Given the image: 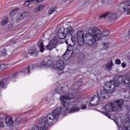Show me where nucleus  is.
Segmentation results:
<instances>
[{
  "label": "nucleus",
  "instance_id": "f257e3e1",
  "mask_svg": "<svg viewBox=\"0 0 130 130\" xmlns=\"http://www.w3.org/2000/svg\"><path fill=\"white\" fill-rule=\"evenodd\" d=\"M110 85H111V83L107 82L103 87L98 90V95L89 98V106H96L100 101H104V99L109 98V94L112 93V92H110Z\"/></svg>",
  "mask_w": 130,
  "mask_h": 130
},
{
  "label": "nucleus",
  "instance_id": "f03ea898",
  "mask_svg": "<svg viewBox=\"0 0 130 130\" xmlns=\"http://www.w3.org/2000/svg\"><path fill=\"white\" fill-rule=\"evenodd\" d=\"M60 107H57L55 110H53L52 113L49 114L47 116L42 117L43 121H46L47 124L52 125L55 121H57L58 118L60 115H67V112L70 110V108L66 107L63 105H61Z\"/></svg>",
  "mask_w": 130,
  "mask_h": 130
},
{
  "label": "nucleus",
  "instance_id": "7ed1b4c3",
  "mask_svg": "<svg viewBox=\"0 0 130 130\" xmlns=\"http://www.w3.org/2000/svg\"><path fill=\"white\" fill-rule=\"evenodd\" d=\"M123 104V100L122 99L109 103L105 106V110L107 112L103 111L101 112L103 114L109 118L110 117V114H109V112H119L122 111Z\"/></svg>",
  "mask_w": 130,
  "mask_h": 130
},
{
  "label": "nucleus",
  "instance_id": "20e7f679",
  "mask_svg": "<svg viewBox=\"0 0 130 130\" xmlns=\"http://www.w3.org/2000/svg\"><path fill=\"white\" fill-rule=\"evenodd\" d=\"M100 38H101V31L98 27H94L91 28L90 32L86 34L85 40L88 45L91 46L95 44L96 41H99Z\"/></svg>",
  "mask_w": 130,
  "mask_h": 130
},
{
  "label": "nucleus",
  "instance_id": "39448f33",
  "mask_svg": "<svg viewBox=\"0 0 130 130\" xmlns=\"http://www.w3.org/2000/svg\"><path fill=\"white\" fill-rule=\"evenodd\" d=\"M128 76L123 79V77L120 75H116L114 77L113 80L111 81H108L107 83H111V85H110L111 87H110V92H113V91H115L117 87L119 85H120V83H123V84H129L130 83V74H128Z\"/></svg>",
  "mask_w": 130,
  "mask_h": 130
},
{
  "label": "nucleus",
  "instance_id": "423d86ee",
  "mask_svg": "<svg viewBox=\"0 0 130 130\" xmlns=\"http://www.w3.org/2000/svg\"><path fill=\"white\" fill-rule=\"evenodd\" d=\"M75 32L72 27H68L67 28L64 27H60L57 32V37L59 39H64L68 38L70 36H72V34Z\"/></svg>",
  "mask_w": 130,
  "mask_h": 130
},
{
  "label": "nucleus",
  "instance_id": "0eeeda50",
  "mask_svg": "<svg viewBox=\"0 0 130 130\" xmlns=\"http://www.w3.org/2000/svg\"><path fill=\"white\" fill-rule=\"evenodd\" d=\"M69 39H67L65 43L68 45L67 46V50L71 52V53H78L79 52V50L74 49V46L76 45V39L71 34V36L68 37Z\"/></svg>",
  "mask_w": 130,
  "mask_h": 130
},
{
  "label": "nucleus",
  "instance_id": "6e6552de",
  "mask_svg": "<svg viewBox=\"0 0 130 130\" xmlns=\"http://www.w3.org/2000/svg\"><path fill=\"white\" fill-rule=\"evenodd\" d=\"M71 99H74V93H68L66 96L60 95L61 105H64V106L70 108V104H71L70 100Z\"/></svg>",
  "mask_w": 130,
  "mask_h": 130
},
{
  "label": "nucleus",
  "instance_id": "1a4fd4ad",
  "mask_svg": "<svg viewBox=\"0 0 130 130\" xmlns=\"http://www.w3.org/2000/svg\"><path fill=\"white\" fill-rule=\"evenodd\" d=\"M86 36L87 34L84 36V31L82 30H79L77 32V43L79 46H82L84 45V42L88 45V43L86 40Z\"/></svg>",
  "mask_w": 130,
  "mask_h": 130
},
{
  "label": "nucleus",
  "instance_id": "9d476101",
  "mask_svg": "<svg viewBox=\"0 0 130 130\" xmlns=\"http://www.w3.org/2000/svg\"><path fill=\"white\" fill-rule=\"evenodd\" d=\"M50 125L45 121H43V118L42 117L40 119L39 126L36 125L34 126L31 130H47L48 126Z\"/></svg>",
  "mask_w": 130,
  "mask_h": 130
},
{
  "label": "nucleus",
  "instance_id": "9b49d317",
  "mask_svg": "<svg viewBox=\"0 0 130 130\" xmlns=\"http://www.w3.org/2000/svg\"><path fill=\"white\" fill-rule=\"evenodd\" d=\"M119 10L121 13L127 12V15H130V1L120 4Z\"/></svg>",
  "mask_w": 130,
  "mask_h": 130
},
{
  "label": "nucleus",
  "instance_id": "f8f14e48",
  "mask_svg": "<svg viewBox=\"0 0 130 130\" xmlns=\"http://www.w3.org/2000/svg\"><path fill=\"white\" fill-rule=\"evenodd\" d=\"M41 67H47V68L50 69H55L53 60H49L48 58L46 57L43 59L42 62L41 63Z\"/></svg>",
  "mask_w": 130,
  "mask_h": 130
},
{
  "label": "nucleus",
  "instance_id": "ddd939ff",
  "mask_svg": "<svg viewBox=\"0 0 130 130\" xmlns=\"http://www.w3.org/2000/svg\"><path fill=\"white\" fill-rule=\"evenodd\" d=\"M57 43H58V39L56 37H54L52 40L47 45L45 46L46 49L48 50L51 51L54 48H55V46L57 45Z\"/></svg>",
  "mask_w": 130,
  "mask_h": 130
},
{
  "label": "nucleus",
  "instance_id": "4468645a",
  "mask_svg": "<svg viewBox=\"0 0 130 130\" xmlns=\"http://www.w3.org/2000/svg\"><path fill=\"white\" fill-rule=\"evenodd\" d=\"M71 105H73V107L70 109V112H67V113H70V112H77L80 110V104H78L77 102H72L71 103Z\"/></svg>",
  "mask_w": 130,
  "mask_h": 130
},
{
  "label": "nucleus",
  "instance_id": "2eb2a0df",
  "mask_svg": "<svg viewBox=\"0 0 130 130\" xmlns=\"http://www.w3.org/2000/svg\"><path fill=\"white\" fill-rule=\"evenodd\" d=\"M55 68L57 71H62L64 69V62L62 60H59L56 63L55 66Z\"/></svg>",
  "mask_w": 130,
  "mask_h": 130
},
{
  "label": "nucleus",
  "instance_id": "dca6fc26",
  "mask_svg": "<svg viewBox=\"0 0 130 130\" xmlns=\"http://www.w3.org/2000/svg\"><path fill=\"white\" fill-rule=\"evenodd\" d=\"M28 53L31 56H38L39 54V51L36 49H30L28 50Z\"/></svg>",
  "mask_w": 130,
  "mask_h": 130
},
{
  "label": "nucleus",
  "instance_id": "f3484780",
  "mask_svg": "<svg viewBox=\"0 0 130 130\" xmlns=\"http://www.w3.org/2000/svg\"><path fill=\"white\" fill-rule=\"evenodd\" d=\"M108 18L109 21H115L117 19V15L116 13L108 12Z\"/></svg>",
  "mask_w": 130,
  "mask_h": 130
},
{
  "label": "nucleus",
  "instance_id": "a211bd4d",
  "mask_svg": "<svg viewBox=\"0 0 130 130\" xmlns=\"http://www.w3.org/2000/svg\"><path fill=\"white\" fill-rule=\"evenodd\" d=\"M119 130H130V123L129 122H126L124 123L123 125L119 127Z\"/></svg>",
  "mask_w": 130,
  "mask_h": 130
},
{
  "label": "nucleus",
  "instance_id": "6ab92c4d",
  "mask_svg": "<svg viewBox=\"0 0 130 130\" xmlns=\"http://www.w3.org/2000/svg\"><path fill=\"white\" fill-rule=\"evenodd\" d=\"M4 121H5V123L7 124V125H13V124H15L14 122L13 121V118L11 117H7L6 118L3 119Z\"/></svg>",
  "mask_w": 130,
  "mask_h": 130
},
{
  "label": "nucleus",
  "instance_id": "aec40b11",
  "mask_svg": "<svg viewBox=\"0 0 130 130\" xmlns=\"http://www.w3.org/2000/svg\"><path fill=\"white\" fill-rule=\"evenodd\" d=\"M73 53H71L70 50L67 49L66 52L62 55L63 59H64V60H68V59H69V56H72Z\"/></svg>",
  "mask_w": 130,
  "mask_h": 130
},
{
  "label": "nucleus",
  "instance_id": "412c9836",
  "mask_svg": "<svg viewBox=\"0 0 130 130\" xmlns=\"http://www.w3.org/2000/svg\"><path fill=\"white\" fill-rule=\"evenodd\" d=\"M37 45L39 48H40L41 52H43L44 50H45L44 45L43 44V41L42 40H41L38 42Z\"/></svg>",
  "mask_w": 130,
  "mask_h": 130
},
{
  "label": "nucleus",
  "instance_id": "4be33fe9",
  "mask_svg": "<svg viewBox=\"0 0 130 130\" xmlns=\"http://www.w3.org/2000/svg\"><path fill=\"white\" fill-rule=\"evenodd\" d=\"M113 67V62L112 61V59H110V62H108L106 64V70L108 72L112 69Z\"/></svg>",
  "mask_w": 130,
  "mask_h": 130
},
{
  "label": "nucleus",
  "instance_id": "5701e85b",
  "mask_svg": "<svg viewBox=\"0 0 130 130\" xmlns=\"http://www.w3.org/2000/svg\"><path fill=\"white\" fill-rule=\"evenodd\" d=\"M30 68H31L30 70H34V65L31 64V66H28L26 68L24 69L23 71V73H25V74H28V75H29Z\"/></svg>",
  "mask_w": 130,
  "mask_h": 130
},
{
  "label": "nucleus",
  "instance_id": "b1692460",
  "mask_svg": "<svg viewBox=\"0 0 130 130\" xmlns=\"http://www.w3.org/2000/svg\"><path fill=\"white\" fill-rule=\"evenodd\" d=\"M22 123H24V121H23L22 119L20 117L17 118L14 121V124H15V125H21Z\"/></svg>",
  "mask_w": 130,
  "mask_h": 130
},
{
  "label": "nucleus",
  "instance_id": "393cba45",
  "mask_svg": "<svg viewBox=\"0 0 130 130\" xmlns=\"http://www.w3.org/2000/svg\"><path fill=\"white\" fill-rule=\"evenodd\" d=\"M44 9V5H40L39 7H36L34 9V12L36 13H38V12H40V11H42L43 9Z\"/></svg>",
  "mask_w": 130,
  "mask_h": 130
},
{
  "label": "nucleus",
  "instance_id": "a878e982",
  "mask_svg": "<svg viewBox=\"0 0 130 130\" xmlns=\"http://www.w3.org/2000/svg\"><path fill=\"white\" fill-rule=\"evenodd\" d=\"M26 13H21L20 14H19L17 16V21H20V20H23V19H24V18H25L26 17V16H27L26 15Z\"/></svg>",
  "mask_w": 130,
  "mask_h": 130
},
{
  "label": "nucleus",
  "instance_id": "bb28decb",
  "mask_svg": "<svg viewBox=\"0 0 130 130\" xmlns=\"http://www.w3.org/2000/svg\"><path fill=\"white\" fill-rule=\"evenodd\" d=\"M110 34V31L107 29H104L102 32L101 33V36H103V37H107Z\"/></svg>",
  "mask_w": 130,
  "mask_h": 130
},
{
  "label": "nucleus",
  "instance_id": "cd10ccee",
  "mask_svg": "<svg viewBox=\"0 0 130 130\" xmlns=\"http://www.w3.org/2000/svg\"><path fill=\"white\" fill-rule=\"evenodd\" d=\"M54 92L56 93L59 94L60 95L61 94H63L64 92H63V86H61L60 88V90H58V88H55L54 90Z\"/></svg>",
  "mask_w": 130,
  "mask_h": 130
},
{
  "label": "nucleus",
  "instance_id": "c85d7f7f",
  "mask_svg": "<svg viewBox=\"0 0 130 130\" xmlns=\"http://www.w3.org/2000/svg\"><path fill=\"white\" fill-rule=\"evenodd\" d=\"M9 22V18L8 17H4L2 20L1 23L3 26L7 25V23Z\"/></svg>",
  "mask_w": 130,
  "mask_h": 130
},
{
  "label": "nucleus",
  "instance_id": "c756f323",
  "mask_svg": "<svg viewBox=\"0 0 130 130\" xmlns=\"http://www.w3.org/2000/svg\"><path fill=\"white\" fill-rule=\"evenodd\" d=\"M102 3L103 5H111L112 0H102Z\"/></svg>",
  "mask_w": 130,
  "mask_h": 130
},
{
  "label": "nucleus",
  "instance_id": "7c9ffc66",
  "mask_svg": "<svg viewBox=\"0 0 130 130\" xmlns=\"http://www.w3.org/2000/svg\"><path fill=\"white\" fill-rule=\"evenodd\" d=\"M7 83L5 82L4 80H2L0 81V86L1 88H3V89H6L7 88Z\"/></svg>",
  "mask_w": 130,
  "mask_h": 130
},
{
  "label": "nucleus",
  "instance_id": "2f4dec72",
  "mask_svg": "<svg viewBox=\"0 0 130 130\" xmlns=\"http://www.w3.org/2000/svg\"><path fill=\"white\" fill-rule=\"evenodd\" d=\"M18 11H19V8H16V9L12 10L10 12V16L11 17H13V16H14V15H15V14H16V13H17V12H18Z\"/></svg>",
  "mask_w": 130,
  "mask_h": 130
},
{
  "label": "nucleus",
  "instance_id": "473e14b6",
  "mask_svg": "<svg viewBox=\"0 0 130 130\" xmlns=\"http://www.w3.org/2000/svg\"><path fill=\"white\" fill-rule=\"evenodd\" d=\"M85 60V58L84 57V55H81L79 56L78 57V61L80 62V63H82V62H84V61Z\"/></svg>",
  "mask_w": 130,
  "mask_h": 130
},
{
  "label": "nucleus",
  "instance_id": "72a5a7b5",
  "mask_svg": "<svg viewBox=\"0 0 130 130\" xmlns=\"http://www.w3.org/2000/svg\"><path fill=\"white\" fill-rule=\"evenodd\" d=\"M0 53L2 54V56H7L8 53H7V50L6 49H3Z\"/></svg>",
  "mask_w": 130,
  "mask_h": 130
},
{
  "label": "nucleus",
  "instance_id": "f704fd0d",
  "mask_svg": "<svg viewBox=\"0 0 130 130\" xmlns=\"http://www.w3.org/2000/svg\"><path fill=\"white\" fill-rule=\"evenodd\" d=\"M106 17H108V12L101 15L99 16V19H104L105 18H106Z\"/></svg>",
  "mask_w": 130,
  "mask_h": 130
},
{
  "label": "nucleus",
  "instance_id": "c9c22d12",
  "mask_svg": "<svg viewBox=\"0 0 130 130\" xmlns=\"http://www.w3.org/2000/svg\"><path fill=\"white\" fill-rule=\"evenodd\" d=\"M6 69H8V66L6 64H2L0 65V70L1 71H4V70H6Z\"/></svg>",
  "mask_w": 130,
  "mask_h": 130
},
{
  "label": "nucleus",
  "instance_id": "e433bc0d",
  "mask_svg": "<svg viewBox=\"0 0 130 130\" xmlns=\"http://www.w3.org/2000/svg\"><path fill=\"white\" fill-rule=\"evenodd\" d=\"M55 12V9L54 8H51L48 10V13L49 15H52L53 13Z\"/></svg>",
  "mask_w": 130,
  "mask_h": 130
},
{
  "label": "nucleus",
  "instance_id": "4c0bfd02",
  "mask_svg": "<svg viewBox=\"0 0 130 130\" xmlns=\"http://www.w3.org/2000/svg\"><path fill=\"white\" fill-rule=\"evenodd\" d=\"M80 86L78 85V83H75V82L73 84V89L74 90H78L79 89Z\"/></svg>",
  "mask_w": 130,
  "mask_h": 130
},
{
  "label": "nucleus",
  "instance_id": "58836bf2",
  "mask_svg": "<svg viewBox=\"0 0 130 130\" xmlns=\"http://www.w3.org/2000/svg\"><path fill=\"white\" fill-rule=\"evenodd\" d=\"M103 46H104V48H109V47H110V45H109V44L108 43H103Z\"/></svg>",
  "mask_w": 130,
  "mask_h": 130
},
{
  "label": "nucleus",
  "instance_id": "ea45409f",
  "mask_svg": "<svg viewBox=\"0 0 130 130\" xmlns=\"http://www.w3.org/2000/svg\"><path fill=\"white\" fill-rule=\"evenodd\" d=\"M21 73H22V72H20V73L17 72L15 74L12 75L11 78H17V77H18V75L21 74Z\"/></svg>",
  "mask_w": 130,
  "mask_h": 130
},
{
  "label": "nucleus",
  "instance_id": "a19ab883",
  "mask_svg": "<svg viewBox=\"0 0 130 130\" xmlns=\"http://www.w3.org/2000/svg\"><path fill=\"white\" fill-rule=\"evenodd\" d=\"M22 56L25 57V58H28V55H27V52H26V51L23 52L22 53Z\"/></svg>",
  "mask_w": 130,
  "mask_h": 130
},
{
  "label": "nucleus",
  "instance_id": "79ce46f5",
  "mask_svg": "<svg viewBox=\"0 0 130 130\" xmlns=\"http://www.w3.org/2000/svg\"><path fill=\"white\" fill-rule=\"evenodd\" d=\"M76 84H78L79 87H81L83 85V82L81 81H77L76 82H75Z\"/></svg>",
  "mask_w": 130,
  "mask_h": 130
},
{
  "label": "nucleus",
  "instance_id": "37998d69",
  "mask_svg": "<svg viewBox=\"0 0 130 130\" xmlns=\"http://www.w3.org/2000/svg\"><path fill=\"white\" fill-rule=\"evenodd\" d=\"M29 5H33L35 3H36V0H28Z\"/></svg>",
  "mask_w": 130,
  "mask_h": 130
},
{
  "label": "nucleus",
  "instance_id": "c03bdc74",
  "mask_svg": "<svg viewBox=\"0 0 130 130\" xmlns=\"http://www.w3.org/2000/svg\"><path fill=\"white\" fill-rule=\"evenodd\" d=\"M115 63L116 64H120L121 63V61H120V60L119 59H117L115 60Z\"/></svg>",
  "mask_w": 130,
  "mask_h": 130
},
{
  "label": "nucleus",
  "instance_id": "a18cd8bd",
  "mask_svg": "<svg viewBox=\"0 0 130 130\" xmlns=\"http://www.w3.org/2000/svg\"><path fill=\"white\" fill-rule=\"evenodd\" d=\"M7 55H8L9 56H11V55H12V54H13V51H8L7 52Z\"/></svg>",
  "mask_w": 130,
  "mask_h": 130
},
{
  "label": "nucleus",
  "instance_id": "49530a36",
  "mask_svg": "<svg viewBox=\"0 0 130 130\" xmlns=\"http://www.w3.org/2000/svg\"><path fill=\"white\" fill-rule=\"evenodd\" d=\"M81 109H86V108H87V105H82L81 106Z\"/></svg>",
  "mask_w": 130,
  "mask_h": 130
},
{
  "label": "nucleus",
  "instance_id": "de8ad7c7",
  "mask_svg": "<svg viewBox=\"0 0 130 130\" xmlns=\"http://www.w3.org/2000/svg\"><path fill=\"white\" fill-rule=\"evenodd\" d=\"M24 6H29V5H30V4H29V3L28 0L27 1H25V2H24Z\"/></svg>",
  "mask_w": 130,
  "mask_h": 130
},
{
  "label": "nucleus",
  "instance_id": "09e8293b",
  "mask_svg": "<svg viewBox=\"0 0 130 130\" xmlns=\"http://www.w3.org/2000/svg\"><path fill=\"white\" fill-rule=\"evenodd\" d=\"M0 127H5V126L4 125V123L3 122V121H1L0 122Z\"/></svg>",
  "mask_w": 130,
  "mask_h": 130
},
{
  "label": "nucleus",
  "instance_id": "8fccbe9b",
  "mask_svg": "<svg viewBox=\"0 0 130 130\" xmlns=\"http://www.w3.org/2000/svg\"><path fill=\"white\" fill-rule=\"evenodd\" d=\"M42 2H43V0H36V4H39V3H42Z\"/></svg>",
  "mask_w": 130,
  "mask_h": 130
},
{
  "label": "nucleus",
  "instance_id": "3c124183",
  "mask_svg": "<svg viewBox=\"0 0 130 130\" xmlns=\"http://www.w3.org/2000/svg\"><path fill=\"white\" fill-rule=\"evenodd\" d=\"M121 66H122V68H125L126 67V64H125V63H122L121 64Z\"/></svg>",
  "mask_w": 130,
  "mask_h": 130
},
{
  "label": "nucleus",
  "instance_id": "603ef678",
  "mask_svg": "<svg viewBox=\"0 0 130 130\" xmlns=\"http://www.w3.org/2000/svg\"><path fill=\"white\" fill-rule=\"evenodd\" d=\"M14 39H15V38H14L11 39V40H10V41H11V42H12V41H14Z\"/></svg>",
  "mask_w": 130,
  "mask_h": 130
},
{
  "label": "nucleus",
  "instance_id": "864d4df0",
  "mask_svg": "<svg viewBox=\"0 0 130 130\" xmlns=\"http://www.w3.org/2000/svg\"><path fill=\"white\" fill-rule=\"evenodd\" d=\"M115 123H116V124H117V121H114Z\"/></svg>",
  "mask_w": 130,
  "mask_h": 130
},
{
  "label": "nucleus",
  "instance_id": "5fc2aeb1",
  "mask_svg": "<svg viewBox=\"0 0 130 130\" xmlns=\"http://www.w3.org/2000/svg\"><path fill=\"white\" fill-rule=\"evenodd\" d=\"M64 2H68V1H69V0H64Z\"/></svg>",
  "mask_w": 130,
  "mask_h": 130
},
{
  "label": "nucleus",
  "instance_id": "6e6d98bb",
  "mask_svg": "<svg viewBox=\"0 0 130 130\" xmlns=\"http://www.w3.org/2000/svg\"><path fill=\"white\" fill-rule=\"evenodd\" d=\"M125 39H127V38H126V37H125Z\"/></svg>",
  "mask_w": 130,
  "mask_h": 130
},
{
  "label": "nucleus",
  "instance_id": "4d7b16f0",
  "mask_svg": "<svg viewBox=\"0 0 130 130\" xmlns=\"http://www.w3.org/2000/svg\"><path fill=\"white\" fill-rule=\"evenodd\" d=\"M0 90H1V87H0Z\"/></svg>",
  "mask_w": 130,
  "mask_h": 130
}]
</instances>
